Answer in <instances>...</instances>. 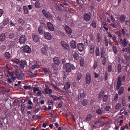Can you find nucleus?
<instances>
[{
    "label": "nucleus",
    "instance_id": "nucleus-1",
    "mask_svg": "<svg viewBox=\"0 0 130 130\" xmlns=\"http://www.w3.org/2000/svg\"><path fill=\"white\" fill-rule=\"evenodd\" d=\"M33 91L35 93L37 91V95L38 96L43 97V95L49 94H50L52 93V90L51 89H49L48 88L46 87L44 89V91L41 92V90H39L38 87H35Z\"/></svg>",
    "mask_w": 130,
    "mask_h": 130
},
{
    "label": "nucleus",
    "instance_id": "nucleus-2",
    "mask_svg": "<svg viewBox=\"0 0 130 130\" xmlns=\"http://www.w3.org/2000/svg\"><path fill=\"white\" fill-rule=\"evenodd\" d=\"M63 69H65L67 72H71V69L74 70L76 69L75 67L73 64L71 65L69 63H66L63 65Z\"/></svg>",
    "mask_w": 130,
    "mask_h": 130
},
{
    "label": "nucleus",
    "instance_id": "nucleus-3",
    "mask_svg": "<svg viewBox=\"0 0 130 130\" xmlns=\"http://www.w3.org/2000/svg\"><path fill=\"white\" fill-rule=\"evenodd\" d=\"M27 39L25 35H22L20 37L19 42L21 44H24L25 43Z\"/></svg>",
    "mask_w": 130,
    "mask_h": 130
},
{
    "label": "nucleus",
    "instance_id": "nucleus-4",
    "mask_svg": "<svg viewBox=\"0 0 130 130\" xmlns=\"http://www.w3.org/2000/svg\"><path fill=\"white\" fill-rule=\"evenodd\" d=\"M70 87V82H67L66 87L64 86V87L62 88L63 92H66L67 93L68 91V89H69Z\"/></svg>",
    "mask_w": 130,
    "mask_h": 130
},
{
    "label": "nucleus",
    "instance_id": "nucleus-5",
    "mask_svg": "<svg viewBox=\"0 0 130 130\" xmlns=\"http://www.w3.org/2000/svg\"><path fill=\"white\" fill-rule=\"evenodd\" d=\"M47 46L45 45L41 48V52L43 55H47Z\"/></svg>",
    "mask_w": 130,
    "mask_h": 130
},
{
    "label": "nucleus",
    "instance_id": "nucleus-6",
    "mask_svg": "<svg viewBox=\"0 0 130 130\" xmlns=\"http://www.w3.org/2000/svg\"><path fill=\"white\" fill-rule=\"evenodd\" d=\"M42 12L44 16L47 19L51 18L52 16L51 14L50 13L48 14L47 13L45 10L43 9L42 10Z\"/></svg>",
    "mask_w": 130,
    "mask_h": 130
},
{
    "label": "nucleus",
    "instance_id": "nucleus-7",
    "mask_svg": "<svg viewBox=\"0 0 130 130\" xmlns=\"http://www.w3.org/2000/svg\"><path fill=\"white\" fill-rule=\"evenodd\" d=\"M86 82L88 84H90L91 82L90 74L89 73H87L86 75Z\"/></svg>",
    "mask_w": 130,
    "mask_h": 130
},
{
    "label": "nucleus",
    "instance_id": "nucleus-8",
    "mask_svg": "<svg viewBox=\"0 0 130 130\" xmlns=\"http://www.w3.org/2000/svg\"><path fill=\"white\" fill-rule=\"evenodd\" d=\"M53 62L54 64L59 66L60 64V60L59 58L57 57H54L53 58Z\"/></svg>",
    "mask_w": 130,
    "mask_h": 130
},
{
    "label": "nucleus",
    "instance_id": "nucleus-9",
    "mask_svg": "<svg viewBox=\"0 0 130 130\" xmlns=\"http://www.w3.org/2000/svg\"><path fill=\"white\" fill-rule=\"evenodd\" d=\"M121 77L120 76H119L118 78L117 84V90H118L121 85Z\"/></svg>",
    "mask_w": 130,
    "mask_h": 130
},
{
    "label": "nucleus",
    "instance_id": "nucleus-10",
    "mask_svg": "<svg viewBox=\"0 0 130 130\" xmlns=\"http://www.w3.org/2000/svg\"><path fill=\"white\" fill-rule=\"evenodd\" d=\"M44 36L45 39L48 40H50L52 38V36L48 32H45Z\"/></svg>",
    "mask_w": 130,
    "mask_h": 130
},
{
    "label": "nucleus",
    "instance_id": "nucleus-11",
    "mask_svg": "<svg viewBox=\"0 0 130 130\" xmlns=\"http://www.w3.org/2000/svg\"><path fill=\"white\" fill-rule=\"evenodd\" d=\"M47 26L48 28L51 31L54 30V28L53 25L50 22H48L47 23Z\"/></svg>",
    "mask_w": 130,
    "mask_h": 130
},
{
    "label": "nucleus",
    "instance_id": "nucleus-12",
    "mask_svg": "<svg viewBox=\"0 0 130 130\" xmlns=\"http://www.w3.org/2000/svg\"><path fill=\"white\" fill-rule=\"evenodd\" d=\"M91 19V14L87 13H85L84 15V19L87 21H89Z\"/></svg>",
    "mask_w": 130,
    "mask_h": 130
},
{
    "label": "nucleus",
    "instance_id": "nucleus-13",
    "mask_svg": "<svg viewBox=\"0 0 130 130\" xmlns=\"http://www.w3.org/2000/svg\"><path fill=\"white\" fill-rule=\"evenodd\" d=\"M77 47L79 51L82 52L83 51L84 49V45L82 43H79L77 44Z\"/></svg>",
    "mask_w": 130,
    "mask_h": 130
},
{
    "label": "nucleus",
    "instance_id": "nucleus-14",
    "mask_svg": "<svg viewBox=\"0 0 130 130\" xmlns=\"http://www.w3.org/2000/svg\"><path fill=\"white\" fill-rule=\"evenodd\" d=\"M65 29L69 35L71 34L72 32L71 29L69 26L67 25H66L64 27Z\"/></svg>",
    "mask_w": 130,
    "mask_h": 130
},
{
    "label": "nucleus",
    "instance_id": "nucleus-15",
    "mask_svg": "<svg viewBox=\"0 0 130 130\" xmlns=\"http://www.w3.org/2000/svg\"><path fill=\"white\" fill-rule=\"evenodd\" d=\"M32 37L34 41L35 42L39 41V38L37 35L35 33H33L32 35Z\"/></svg>",
    "mask_w": 130,
    "mask_h": 130
},
{
    "label": "nucleus",
    "instance_id": "nucleus-16",
    "mask_svg": "<svg viewBox=\"0 0 130 130\" xmlns=\"http://www.w3.org/2000/svg\"><path fill=\"white\" fill-rule=\"evenodd\" d=\"M24 51L25 52L28 53H30L31 52V48L28 45L25 46Z\"/></svg>",
    "mask_w": 130,
    "mask_h": 130
},
{
    "label": "nucleus",
    "instance_id": "nucleus-17",
    "mask_svg": "<svg viewBox=\"0 0 130 130\" xmlns=\"http://www.w3.org/2000/svg\"><path fill=\"white\" fill-rule=\"evenodd\" d=\"M129 47H127L123 48L122 49V51L125 52L127 53L130 54V43L128 44Z\"/></svg>",
    "mask_w": 130,
    "mask_h": 130
},
{
    "label": "nucleus",
    "instance_id": "nucleus-18",
    "mask_svg": "<svg viewBox=\"0 0 130 130\" xmlns=\"http://www.w3.org/2000/svg\"><path fill=\"white\" fill-rule=\"evenodd\" d=\"M27 65V62L25 60H21L20 66L22 68H24Z\"/></svg>",
    "mask_w": 130,
    "mask_h": 130
},
{
    "label": "nucleus",
    "instance_id": "nucleus-19",
    "mask_svg": "<svg viewBox=\"0 0 130 130\" xmlns=\"http://www.w3.org/2000/svg\"><path fill=\"white\" fill-rule=\"evenodd\" d=\"M70 46L73 49L76 47V43L73 40H72L70 42Z\"/></svg>",
    "mask_w": 130,
    "mask_h": 130
},
{
    "label": "nucleus",
    "instance_id": "nucleus-20",
    "mask_svg": "<svg viewBox=\"0 0 130 130\" xmlns=\"http://www.w3.org/2000/svg\"><path fill=\"white\" fill-rule=\"evenodd\" d=\"M94 46L93 45H91L90 46L89 52L91 54H93L94 53Z\"/></svg>",
    "mask_w": 130,
    "mask_h": 130
},
{
    "label": "nucleus",
    "instance_id": "nucleus-21",
    "mask_svg": "<svg viewBox=\"0 0 130 130\" xmlns=\"http://www.w3.org/2000/svg\"><path fill=\"white\" fill-rule=\"evenodd\" d=\"M13 67L16 70V74H18V73L21 71L20 68L16 65H14Z\"/></svg>",
    "mask_w": 130,
    "mask_h": 130
},
{
    "label": "nucleus",
    "instance_id": "nucleus-22",
    "mask_svg": "<svg viewBox=\"0 0 130 130\" xmlns=\"http://www.w3.org/2000/svg\"><path fill=\"white\" fill-rule=\"evenodd\" d=\"M25 23V21L21 18H20L18 20V23L22 25H24Z\"/></svg>",
    "mask_w": 130,
    "mask_h": 130
},
{
    "label": "nucleus",
    "instance_id": "nucleus-23",
    "mask_svg": "<svg viewBox=\"0 0 130 130\" xmlns=\"http://www.w3.org/2000/svg\"><path fill=\"white\" fill-rule=\"evenodd\" d=\"M38 31L39 34L41 35H43L44 33L43 29L41 26H39L38 28Z\"/></svg>",
    "mask_w": 130,
    "mask_h": 130
},
{
    "label": "nucleus",
    "instance_id": "nucleus-24",
    "mask_svg": "<svg viewBox=\"0 0 130 130\" xmlns=\"http://www.w3.org/2000/svg\"><path fill=\"white\" fill-rule=\"evenodd\" d=\"M61 43L62 47L64 48H67L68 47V45L66 42L61 41Z\"/></svg>",
    "mask_w": 130,
    "mask_h": 130
},
{
    "label": "nucleus",
    "instance_id": "nucleus-25",
    "mask_svg": "<svg viewBox=\"0 0 130 130\" xmlns=\"http://www.w3.org/2000/svg\"><path fill=\"white\" fill-rule=\"evenodd\" d=\"M6 37L5 34L3 33L0 35V41H2L5 40Z\"/></svg>",
    "mask_w": 130,
    "mask_h": 130
},
{
    "label": "nucleus",
    "instance_id": "nucleus-26",
    "mask_svg": "<svg viewBox=\"0 0 130 130\" xmlns=\"http://www.w3.org/2000/svg\"><path fill=\"white\" fill-rule=\"evenodd\" d=\"M5 56L7 59H9L10 58V55L9 52H8V50H7L6 52L5 53Z\"/></svg>",
    "mask_w": 130,
    "mask_h": 130
},
{
    "label": "nucleus",
    "instance_id": "nucleus-27",
    "mask_svg": "<svg viewBox=\"0 0 130 130\" xmlns=\"http://www.w3.org/2000/svg\"><path fill=\"white\" fill-rule=\"evenodd\" d=\"M15 42L13 41H11L9 42L10 47L12 48L14 47L15 46Z\"/></svg>",
    "mask_w": 130,
    "mask_h": 130
},
{
    "label": "nucleus",
    "instance_id": "nucleus-28",
    "mask_svg": "<svg viewBox=\"0 0 130 130\" xmlns=\"http://www.w3.org/2000/svg\"><path fill=\"white\" fill-rule=\"evenodd\" d=\"M107 98V96L106 95H104V92L103 91L100 92L99 95V98Z\"/></svg>",
    "mask_w": 130,
    "mask_h": 130
},
{
    "label": "nucleus",
    "instance_id": "nucleus-29",
    "mask_svg": "<svg viewBox=\"0 0 130 130\" xmlns=\"http://www.w3.org/2000/svg\"><path fill=\"white\" fill-rule=\"evenodd\" d=\"M35 7L37 8L38 9L40 8V4L39 2L38 1H37L35 4Z\"/></svg>",
    "mask_w": 130,
    "mask_h": 130
},
{
    "label": "nucleus",
    "instance_id": "nucleus-30",
    "mask_svg": "<svg viewBox=\"0 0 130 130\" xmlns=\"http://www.w3.org/2000/svg\"><path fill=\"white\" fill-rule=\"evenodd\" d=\"M95 52L96 56H98L99 55L100 51L99 47H96L95 48Z\"/></svg>",
    "mask_w": 130,
    "mask_h": 130
},
{
    "label": "nucleus",
    "instance_id": "nucleus-31",
    "mask_svg": "<svg viewBox=\"0 0 130 130\" xmlns=\"http://www.w3.org/2000/svg\"><path fill=\"white\" fill-rule=\"evenodd\" d=\"M23 10L24 14H26L28 13V11L27 6H23Z\"/></svg>",
    "mask_w": 130,
    "mask_h": 130
},
{
    "label": "nucleus",
    "instance_id": "nucleus-32",
    "mask_svg": "<svg viewBox=\"0 0 130 130\" xmlns=\"http://www.w3.org/2000/svg\"><path fill=\"white\" fill-rule=\"evenodd\" d=\"M128 42V41H127L125 38H124L123 41H122V45L124 47H125L127 46Z\"/></svg>",
    "mask_w": 130,
    "mask_h": 130
},
{
    "label": "nucleus",
    "instance_id": "nucleus-33",
    "mask_svg": "<svg viewBox=\"0 0 130 130\" xmlns=\"http://www.w3.org/2000/svg\"><path fill=\"white\" fill-rule=\"evenodd\" d=\"M11 61L13 62H14L17 64H18L20 63V60L14 58L11 60Z\"/></svg>",
    "mask_w": 130,
    "mask_h": 130
},
{
    "label": "nucleus",
    "instance_id": "nucleus-34",
    "mask_svg": "<svg viewBox=\"0 0 130 130\" xmlns=\"http://www.w3.org/2000/svg\"><path fill=\"white\" fill-rule=\"evenodd\" d=\"M92 118V116L90 114H89L88 116H87L86 117L85 119V120L87 121H90Z\"/></svg>",
    "mask_w": 130,
    "mask_h": 130
},
{
    "label": "nucleus",
    "instance_id": "nucleus-35",
    "mask_svg": "<svg viewBox=\"0 0 130 130\" xmlns=\"http://www.w3.org/2000/svg\"><path fill=\"white\" fill-rule=\"evenodd\" d=\"M73 57L76 60H77L78 58V55L77 52H75L73 54Z\"/></svg>",
    "mask_w": 130,
    "mask_h": 130
},
{
    "label": "nucleus",
    "instance_id": "nucleus-36",
    "mask_svg": "<svg viewBox=\"0 0 130 130\" xmlns=\"http://www.w3.org/2000/svg\"><path fill=\"white\" fill-rule=\"evenodd\" d=\"M96 112L98 115H101L102 114L103 112H102L100 109H99L96 110Z\"/></svg>",
    "mask_w": 130,
    "mask_h": 130
},
{
    "label": "nucleus",
    "instance_id": "nucleus-37",
    "mask_svg": "<svg viewBox=\"0 0 130 130\" xmlns=\"http://www.w3.org/2000/svg\"><path fill=\"white\" fill-rule=\"evenodd\" d=\"M80 96L81 98H84L86 96V95L85 92L82 90L80 91Z\"/></svg>",
    "mask_w": 130,
    "mask_h": 130
},
{
    "label": "nucleus",
    "instance_id": "nucleus-38",
    "mask_svg": "<svg viewBox=\"0 0 130 130\" xmlns=\"http://www.w3.org/2000/svg\"><path fill=\"white\" fill-rule=\"evenodd\" d=\"M121 66L120 64H118V73H119L121 71Z\"/></svg>",
    "mask_w": 130,
    "mask_h": 130
},
{
    "label": "nucleus",
    "instance_id": "nucleus-39",
    "mask_svg": "<svg viewBox=\"0 0 130 130\" xmlns=\"http://www.w3.org/2000/svg\"><path fill=\"white\" fill-rule=\"evenodd\" d=\"M15 35L13 33H11L9 34V38L10 39L13 38L14 37Z\"/></svg>",
    "mask_w": 130,
    "mask_h": 130
},
{
    "label": "nucleus",
    "instance_id": "nucleus-40",
    "mask_svg": "<svg viewBox=\"0 0 130 130\" xmlns=\"http://www.w3.org/2000/svg\"><path fill=\"white\" fill-rule=\"evenodd\" d=\"M101 51V57L102 58H104V57L105 54V50L104 49H102Z\"/></svg>",
    "mask_w": 130,
    "mask_h": 130
},
{
    "label": "nucleus",
    "instance_id": "nucleus-41",
    "mask_svg": "<svg viewBox=\"0 0 130 130\" xmlns=\"http://www.w3.org/2000/svg\"><path fill=\"white\" fill-rule=\"evenodd\" d=\"M111 25L113 28H116L118 27V24L117 23H113Z\"/></svg>",
    "mask_w": 130,
    "mask_h": 130
},
{
    "label": "nucleus",
    "instance_id": "nucleus-42",
    "mask_svg": "<svg viewBox=\"0 0 130 130\" xmlns=\"http://www.w3.org/2000/svg\"><path fill=\"white\" fill-rule=\"evenodd\" d=\"M18 78L19 79H21L23 78L24 75L23 73L20 74L19 75L18 74Z\"/></svg>",
    "mask_w": 130,
    "mask_h": 130
},
{
    "label": "nucleus",
    "instance_id": "nucleus-43",
    "mask_svg": "<svg viewBox=\"0 0 130 130\" xmlns=\"http://www.w3.org/2000/svg\"><path fill=\"white\" fill-rule=\"evenodd\" d=\"M82 76V75L80 73H78L77 74V79L78 80H80Z\"/></svg>",
    "mask_w": 130,
    "mask_h": 130
},
{
    "label": "nucleus",
    "instance_id": "nucleus-44",
    "mask_svg": "<svg viewBox=\"0 0 130 130\" xmlns=\"http://www.w3.org/2000/svg\"><path fill=\"white\" fill-rule=\"evenodd\" d=\"M40 66L38 64H36L33 65L31 67L32 69H34L35 68H38Z\"/></svg>",
    "mask_w": 130,
    "mask_h": 130
},
{
    "label": "nucleus",
    "instance_id": "nucleus-45",
    "mask_svg": "<svg viewBox=\"0 0 130 130\" xmlns=\"http://www.w3.org/2000/svg\"><path fill=\"white\" fill-rule=\"evenodd\" d=\"M80 63L81 67H83L84 66V60L81 58L80 60Z\"/></svg>",
    "mask_w": 130,
    "mask_h": 130
},
{
    "label": "nucleus",
    "instance_id": "nucleus-46",
    "mask_svg": "<svg viewBox=\"0 0 130 130\" xmlns=\"http://www.w3.org/2000/svg\"><path fill=\"white\" fill-rule=\"evenodd\" d=\"M92 26L94 28H95L96 27V22L94 21H93L92 23Z\"/></svg>",
    "mask_w": 130,
    "mask_h": 130
},
{
    "label": "nucleus",
    "instance_id": "nucleus-47",
    "mask_svg": "<svg viewBox=\"0 0 130 130\" xmlns=\"http://www.w3.org/2000/svg\"><path fill=\"white\" fill-rule=\"evenodd\" d=\"M52 68L54 70H57L58 69V67L55 66L54 64H52Z\"/></svg>",
    "mask_w": 130,
    "mask_h": 130
},
{
    "label": "nucleus",
    "instance_id": "nucleus-48",
    "mask_svg": "<svg viewBox=\"0 0 130 130\" xmlns=\"http://www.w3.org/2000/svg\"><path fill=\"white\" fill-rule=\"evenodd\" d=\"M112 49L114 53L115 54H116L117 52V50L116 47L115 46H113L112 47Z\"/></svg>",
    "mask_w": 130,
    "mask_h": 130
},
{
    "label": "nucleus",
    "instance_id": "nucleus-49",
    "mask_svg": "<svg viewBox=\"0 0 130 130\" xmlns=\"http://www.w3.org/2000/svg\"><path fill=\"white\" fill-rule=\"evenodd\" d=\"M24 88L25 89H30L31 88V86L29 85V86H24Z\"/></svg>",
    "mask_w": 130,
    "mask_h": 130
},
{
    "label": "nucleus",
    "instance_id": "nucleus-50",
    "mask_svg": "<svg viewBox=\"0 0 130 130\" xmlns=\"http://www.w3.org/2000/svg\"><path fill=\"white\" fill-rule=\"evenodd\" d=\"M121 107V105L120 104H118L116 106L115 108L116 109H118L120 108Z\"/></svg>",
    "mask_w": 130,
    "mask_h": 130
},
{
    "label": "nucleus",
    "instance_id": "nucleus-51",
    "mask_svg": "<svg viewBox=\"0 0 130 130\" xmlns=\"http://www.w3.org/2000/svg\"><path fill=\"white\" fill-rule=\"evenodd\" d=\"M110 108V107L109 106L107 105L106 106L105 108V110L106 111H108L109 110Z\"/></svg>",
    "mask_w": 130,
    "mask_h": 130
},
{
    "label": "nucleus",
    "instance_id": "nucleus-52",
    "mask_svg": "<svg viewBox=\"0 0 130 130\" xmlns=\"http://www.w3.org/2000/svg\"><path fill=\"white\" fill-rule=\"evenodd\" d=\"M25 106L23 104H21V110L22 111H24L25 109Z\"/></svg>",
    "mask_w": 130,
    "mask_h": 130
},
{
    "label": "nucleus",
    "instance_id": "nucleus-53",
    "mask_svg": "<svg viewBox=\"0 0 130 130\" xmlns=\"http://www.w3.org/2000/svg\"><path fill=\"white\" fill-rule=\"evenodd\" d=\"M0 48L2 51H4L6 49V46L5 45H3Z\"/></svg>",
    "mask_w": 130,
    "mask_h": 130
},
{
    "label": "nucleus",
    "instance_id": "nucleus-54",
    "mask_svg": "<svg viewBox=\"0 0 130 130\" xmlns=\"http://www.w3.org/2000/svg\"><path fill=\"white\" fill-rule=\"evenodd\" d=\"M111 66L110 65H109L108 67V71L109 72H110L112 70Z\"/></svg>",
    "mask_w": 130,
    "mask_h": 130
},
{
    "label": "nucleus",
    "instance_id": "nucleus-55",
    "mask_svg": "<svg viewBox=\"0 0 130 130\" xmlns=\"http://www.w3.org/2000/svg\"><path fill=\"white\" fill-rule=\"evenodd\" d=\"M87 100H84L83 102V105L84 106H85L87 104Z\"/></svg>",
    "mask_w": 130,
    "mask_h": 130
},
{
    "label": "nucleus",
    "instance_id": "nucleus-56",
    "mask_svg": "<svg viewBox=\"0 0 130 130\" xmlns=\"http://www.w3.org/2000/svg\"><path fill=\"white\" fill-rule=\"evenodd\" d=\"M101 120L100 119H99L98 120H96L95 122L94 123L95 124H97L101 122Z\"/></svg>",
    "mask_w": 130,
    "mask_h": 130
},
{
    "label": "nucleus",
    "instance_id": "nucleus-57",
    "mask_svg": "<svg viewBox=\"0 0 130 130\" xmlns=\"http://www.w3.org/2000/svg\"><path fill=\"white\" fill-rule=\"evenodd\" d=\"M125 24L127 26H130V20L126 21Z\"/></svg>",
    "mask_w": 130,
    "mask_h": 130
},
{
    "label": "nucleus",
    "instance_id": "nucleus-58",
    "mask_svg": "<svg viewBox=\"0 0 130 130\" xmlns=\"http://www.w3.org/2000/svg\"><path fill=\"white\" fill-rule=\"evenodd\" d=\"M8 73L9 75L11 76H13L14 75V73L13 72H10V71L8 72Z\"/></svg>",
    "mask_w": 130,
    "mask_h": 130
},
{
    "label": "nucleus",
    "instance_id": "nucleus-59",
    "mask_svg": "<svg viewBox=\"0 0 130 130\" xmlns=\"http://www.w3.org/2000/svg\"><path fill=\"white\" fill-rule=\"evenodd\" d=\"M108 73L107 72H106L105 75V80L107 79Z\"/></svg>",
    "mask_w": 130,
    "mask_h": 130
},
{
    "label": "nucleus",
    "instance_id": "nucleus-60",
    "mask_svg": "<svg viewBox=\"0 0 130 130\" xmlns=\"http://www.w3.org/2000/svg\"><path fill=\"white\" fill-rule=\"evenodd\" d=\"M62 63L63 64V66L65 65V64H66V63H65V62H66V59L65 58L63 59L62 60Z\"/></svg>",
    "mask_w": 130,
    "mask_h": 130
},
{
    "label": "nucleus",
    "instance_id": "nucleus-61",
    "mask_svg": "<svg viewBox=\"0 0 130 130\" xmlns=\"http://www.w3.org/2000/svg\"><path fill=\"white\" fill-rule=\"evenodd\" d=\"M8 20H7L6 21H5V20L4 21L3 23V25H7V24H8Z\"/></svg>",
    "mask_w": 130,
    "mask_h": 130
},
{
    "label": "nucleus",
    "instance_id": "nucleus-62",
    "mask_svg": "<svg viewBox=\"0 0 130 130\" xmlns=\"http://www.w3.org/2000/svg\"><path fill=\"white\" fill-rule=\"evenodd\" d=\"M97 66V62H94L93 64V68L94 69H95L96 67Z\"/></svg>",
    "mask_w": 130,
    "mask_h": 130
},
{
    "label": "nucleus",
    "instance_id": "nucleus-63",
    "mask_svg": "<svg viewBox=\"0 0 130 130\" xmlns=\"http://www.w3.org/2000/svg\"><path fill=\"white\" fill-rule=\"evenodd\" d=\"M43 70L44 72L45 73H47L48 71V70L46 68H43Z\"/></svg>",
    "mask_w": 130,
    "mask_h": 130
},
{
    "label": "nucleus",
    "instance_id": "nucleus-64",
    "mask_svg": "<svg viewBox=\"0 0 130 130\" xmlns=\"http://www.w3.org/2000/svg\"><path fill=\"white\" fill-rule=\"evenodd\" d=\"M111 20L113 22H114L115 21V20L114 18V17L113 16V15H112L111 16Z\"/></svg>",
    "mask_w": 130,
    "mask_h": 130
}]
</instances>
